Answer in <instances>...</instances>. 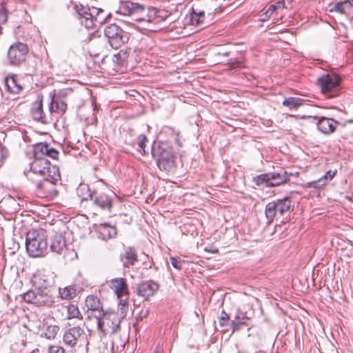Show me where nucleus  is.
<instances>
[{
	"label": "nucleus",
	"instance_id": "nucleus-1",
	"mask_svg": "<svg viewBox=\"0 0 353 353\" xmlns=\"http://www.w3.org/2000/svg\"><path fill=\"white\" fill-rule=\"evenodd\" d=\"M26 248L30 256H43L48 249V243L44 232L37 230L28 232L26 239Z\"/></svg>",
	"mask_w": 353,
	"mask_h": 353
},
{
	"label": "nucleus",
	"instance_id": "nucleus-2",
	"mask_svg": "<svg viewBox=\"0 0 353 353\" xmlns=\"http://www.w3.org/2000/svg\"><path fill=\"white\" fill-rule=\"evenodd\" d=\"M121 316L115 312L94 314L98 330L103 334H114L119 329Z\"/></svg>",
	"mask_w": 353,
	"mask_h": 353
},
{
	"label": "nucleus",
	"instance_id": "nucleus-3",
	"mask_svg": "<svg viewBox=\"0 0 353 353\" xmlns=\"http://www.w3.org/2000/svg\"><path fill=\"white\" fill-rule=\"evenodd\" d=\"M146 10L145 7L142 4L130 1H123L120 3L118 13L132 16L137 21L152 22L154 17L151 15L145 14Z\"/></svg>",
	"mask_w": 353,
	"mask_h": 353
},
{
	"label": "nucleus",
	"instance_id": "nucleus-4",
	"mask_svg": "<svg viewBox=\"0 0 353 353\" xmlns=\"http://www.w3.org/2000/svg\"><path fill=\"white\" fill-rule=\"evenodd\" d=\"M152 153L160 170L170 171L174 167L175 156L172 148L166 145L161 144L154 147Z\"/></svg>",
	"mask_w": 353,
	"mask_h": 353
},
{
	"label": "nucleus",
	"instance_id": "nucleus-5",
	"mask_svg": "<svg viewBox=\"0 0 353 353\" xmlns=\"http://www.w3.org/2000/svg\"><path fill=\"white\" fill-rule=\"evenodd\" d=\"M322 93L327 98H333L339 94L340 78L335 74H327L318 79Z\"/></svg>",
	"mask_w": 353,
	"mask_h": 353
},
{
	"label": "nucleus",
	"instance_id": "nucleus-6",
	"mask_svg": "<svg viewBox=\"0 0 353 353\" xmlns=\"http://www.w3.org/2000/svg\"><path fill=\"white\" fill-rule=\"evenodd\" d=\"M292 174L287 172L285 170H281L279 172H273L259 175L256 179V184L261 185L266 183L269 186H279L286 183Z\"/></svg>",
	"mask_w": 353,
	"mask_h": 353
},
{
	"label": "nucleus",
	"instance_id": "nucleus-7",
	"mask_svg": "<svg viewBox=\"0 0 353 353\" xmlns=\"http://www.w3.org/2000/svg\"><path fill=\"white\" fill-rule=\"evenodd\" d=\"M50 163L48 159H35L30 163V169H25L24 175L30 181H34V176L39 175L46 176L48 169L50 168Z\"/></svg>",
	"mask_w": 353,
	"mask_h": 353
},
{
	"label": "nucleus",
	"instance_id": "nucleus-8",
	"mask_svg": "<svg viewBox=\"0 0 353 353\" xmlns=\"http://www.w3.org/2000/svg\"><path fill=\"white\" fill-rule=\"evenodd\" d=\"M35 183V192L39 197L53 198L58 194V191L55 188V183H52L48 178H44L41 181L37 179L32 181Z\"/></svg>",
	"mask_w": 353,
	"mask_h": 353
},
{
	"label": "nucleus",
	"instance_id": "nucleus-9",
	"mask_svg": "<svg viewBox=\"0 0 353 353\" xmlns=\"http://www.w3.org/2000/svg\"><path fill=\"white\" fill-rule=\"evenodd\" d=\"M28 53V47L22 43H17L11 46L8 52L10 63L14 65H20L25 61Z\"/></svg>",
	"mask_w": 353,
	"mask_h": 353
},
{
	"label": "nucleus",
	"instance_id": "nucleus-10",
	"mask_svg": "<svg viewBox=\"0 0 353 353\" xmlns=\"http://www.w3.org/2000/svg\"><path fill=\"white\" fill-rule=\"evenodd\" d=\"M84 330L79 326L67 329L63 336V343L70 347H74L78 341L83 337Z\"/></svg>",
	"mask_w": 353,
	"mask_h": 353
},
{
	"label": "nucleus",
	"instance_id": "nucleus-11",
	"mask_svg": "<svg viewBox=\"0 0 353 353\" xmlns=\"http://www.w3.org/2000/svg\"><path fill=\"white\" fill-rule=\"evenodd\" d=\"M108 285L111 288L117 298H121L128 294V286L126 280L123 278L112 279L107 282Z\"/></svg>",
	"mask_w": 353,
	"mask_h": 353
},
{
	"label": "nucleus",
	"instance_id": "nucleus-12",
	"mask_svg": "<svg viewBox=\"0 0 353 353\" xmlns=\"http://www.w3.org/2000/svg\"><path fill=\"white\" fill-rule=\"evenodd\" d=\"M158 288V284L150 280L138 284L137 286V292L139 296L147 299L150 296H153Z\"/></svg>",
	"mask_w": 353,
	"mask_h": 353
},
{
	"label": "nucleus",
	"instance_id": "nucleus-13",
	"mask_svg": "<svg viewBox=\"0 0 353 353\" xmlns=\"http://www.w3.org/2000/svg\"><path fill=\"white\" fill-rule=\"evenodd\" d=\"M96 232L98 237L105 241L113 239L117 234V228L105 223L97 225Z\"/></svg>",
	"mask_w": 353,
	"mask_h": 353
},
{
	"label": "nucleus",
	"instance_id": "nucleus-14",
	"mask_svg": "<svg viewBox=\"0 0 353 353\" xmlns=\"http://www.w3.org/2000/svg\"><path fill=\"white\" fill-rule=\"evenodd\" d=\"M85 303L88 309V318H94V314H101L103 312L99 299L93 295L88 296Z\"/></svg>",
	"mask_w": 353,
	"mask_h": 353
},
{
	"label": "nucleus",
	"instance_id": "nucleus-15",
	"mask_svg": "<svg viewBox=\"0 0 353 353\" xmlns=\"http://www.w3.org/2000/svg\"><path fill=\"white\" fill-rule=\"evenodd\" d=\"M121 260L125 268H129L138 261V256L136 250L132 247H127L124 252L121 254Z\"/></svg>",
	"mask_w": 353,
	"mask_h": 353
},
{
	"label": "nucleus",
	"instance_id": "nucleus-16",
	"mask_svg": "<svg viewBox=\"0 0 353 353\" xmlns=\"http://www.w3.org/2000/svg\"><path fill=\"white\" fill-rule=\"evenodd\" d=\"M336 170H328L326 173L318 180H315L307 183V188H322L325 186L329 181H330L336 175Z\"/></svg>",
	"mask_w": 353,
	"mask_h": 353
},
{
	"label": "nucleus",
	"instance_id": "nucleus-17",
	"mask_svg": "<svg viewBox=\"0 0 353 353\" xmlns=\"http://www.w3.org/2000/svg\"><path fill=\"white\" fill-rule=\"evenodd\" d=\"M66 248L65 237L61 233H55L51 239L50 249L52 252L61 254Z\"/></svg>",
	"mask_w": 353,
	"mask_h": 353
},
{
	"label": "nucleus",
	"instance_id": "nucleus-18",
	"mask_svg": "<svg viewBox=\"0 0 353 353\" xmlns=\"http://www.w3.org/2000/svg\"><path fill=\"white\" fill-rule=\"evenodd\" d=\"M53 303L52 297L40 288L36 290L34 305L37 306H50Z\"/></svg>",
	"mask_w": 353,
	"mask_h": 353
},
{
	"label": "nucleus",
	"instance_id": "nucleus-19",
	"mask_svg": "<svg viewBox=\"0 0 353 353\" xmlns=\"http://www.w3.org/2000/svg\"><path fill=\"white\" fill-rule=\"evenodd\" d=\"M338 122L332 119L322 117L317 123L318 129L324 134H330L335 130Z\"/></svg>",
	"mask_w": 353,
	"mask_h": 353
},
{
	"label": "nucleus",
	"instance_id": "nucleus-20",
	"mask_svg": "<svg viewBox=\"0 0 353 353\" xmlns=\"http://www.w3.org/2000/svg\"><path fill=\"white\" fill-rule=\"evenodd\" d=\"M91 199L94 203L102 209H110L112 207L111 199L103 193L95 194L91 195Z\"/></svg>",
	"mask_w": 353,
	"mask_h": 353
},
{
	"label": "nucleus",
	"instance_id": "nucleus-21",
	"mask_svg": "<svg viewBox=\"0 0 353 353\" xmlns=\"http://www.w3.org/2000/svg\"><path fill=\"white\" fill-rule=\"evenodd\" d=\"M67 110V103L59 97H54L52 99L49 110L51 113L58 112L59 114H63Z\"/></svg>",
	"mask_w": 353,
	"mask_h": 353
},
{
	"label": "nucleus",
	"instance_id": "nucleus-22",
	"mask_svg": "<svg viewBox=\"0 0 353 353\" xmlns=\"http://www.w3.org/2000/svg\"><path fill=\"white\" fill-rule=\"evenodd\" d=\"M32 117L36 121H42L44 118L43 110L42 98L38 99L34 102L32 107Z\"/></svg>",
	"mask_w": 353,
	"mask_h": 353
},
{
	"label": "nucleus",
	"instance_id": "nucleus-23",
	"mask_svg": "<svg viewBox=\"0 0 353 353\" xmlns=\"http://www.w3.org/2000/svg\"><path fill=\"white\" fill-rule=\"evenodd\" d=\"M5 85L7 90L13 94H18L22 90V86L14 77H6L5 79Z\"/></svg>",
	"mask_w": 353,
	"mask_h": 353
},
{
	"label": "nucleus",
	"instance_id": "nucleus-24",
	"mask_svg": "<svg viewBox=\"0 0 353 353\" xmlns=\"http://www.w3.org/2000/svg\"><path fill=\"white\" fill-rule=\"evenodd\" d=\"M276 205L278 213L283 215L285 212L290 210L291 207V199L289 196H285L282 199H277L273 201Z\"/></svg>",
	"mask_w": 353,
	"mask_h": 353
},
{
	"label": "nucleus",
	"instance_id": "nucleus-25",
	"mask_svg": "<svg viewBox=\"0 0 353 353\" xmlns=\"http://www.w3.org/2000/svg\"><path fill=\"white\" fill-rule=\"evenodd\" d=\"M352 4L349 1H340L330 6V12H337L339 14H345L347 10L351 8Z\"/></svg>",
	"mask_w": 353,
	"mask_h": 353
},
{
	"label": "nucleus",
	"instance_id": "nucleus-26",
	"mask_svg": "<svg viewBox=\"0 0 353 353\" xmlns=\"http://www.w3.org/2000/svg\"><path fill=\"white\" fill-rule=\"evenodd\" d=\"M128 39H129L128 33L123 31V30H121L119 36H117V37H116L114 40H112V41H110V45L113 48L117 49L119 48H121L125 43H127Z\"/></svg>",
	"mask_w": 353,
	"mask_h": 353
},
{
	"label": "nucleus",
	"instance_id": "nucleus-27",
	"mask_svg": "<svg viewBox=\"0 0 353 353\" xmlns=\"http://www.w3.org/2000/svg\"><path fill=\"white\" fill-rule=\"evenodd\" d=\"M32 282L35 285L38 287V288L40 289L46 288L47 286L50 284L47 276L41 272H37L34 274Z\"/></svg>",
	"mask_w": 353,
	"mask_h": 353
},
{
	"label": "nucleus",
	"instance_id": "nucleus-28",
	"mask_svg": "<svg viewBox=\"0 0 353 353\" xmlns=\"http://www.w3.org/2000/svg\"><path fill=\"white\" fill-rule=\"evenodd\" d=\"M48 145L40 143L37 144L34 148V156L35 159H47L46 155L48 152Z\"/></svg>",
	"mask_w": 353,
	"mask_h": 353
},
{
	"label": "nucleus",
	"instance_id": "nucleus-29",
	"mask_svg": "<svg viewBox=\"0 0 353 353\" xmlns=\"http://www.w3.org/2000/svg\"><path fill=\"white\" fill-rule=\"evenodd\" d=\"M276 206V205L273 203V201L268 203L265 206V214L269 223L273 221L276 214L278 213Z\"/></svg>",
	"mask_w": 353,
	"mask_h": 353
},
{
	"label": "nucleus",
	"instance_id": "nucleus-30",
	"mask_svg": "<svg viewBox=\"0 0 353 353\" xmlns=\"http://www.w3.org/2000/svg\"><path fill=\"white\" fill-rule=\"evenodd\" d=\"M59 296L62 299L70 300L76 295V290L72 286H67L59 290Z\"/></svg>",
	"mask_w": 353,
	"mask_h": 353
},
{
	"label": "nucleus",
	"instance_id": "nucleus-31",
	"mask_svg": "<svg viewBox=\"0 0 353 353\" xmlns=\"http://www.w3.org/2000/svg\"><path fill=\"white\" fill-rule=\"evenodd\" d=\"M47 176H44V178H48L52 183H56V182L61 180V176L59 172V168L55 166H50V168L48 169V171L46 172Z\"/></svg>",
	"mask_w": 353,
	"mask_h": 353
},
{
	"label": "nucleus",
	"instance_id": "nucleus-32",
	"mask_svg": "<svg viewBox=\"0 0 353 353\" xmlns=\"http://www.w3.org/2000/svg\"><path fill=\"white\" fill-rule=\"evenodd\" d=\"M43 327L46 330L44 335L48 339H54L59 330V326L51 324L48 325L47 323L43 324Z\"/></svg>",
	"mask_w": 353,
	"mask_h": 353
},
{
	"label": "nucleus",
	"instance_id": "nucleus-33",
	"mask_svg": "<svg viewBox=\"0 0 353 353\" xmlns=\"http://www.w3.org/2000/svg\"><path fill=\"white\" fill-rule=\"evenodd\" d=\"M303 104V100L296 97H289L283 101V105L292 108H296Z\"/></svg>",
	"mask_w": 353,
	"mask_h": 353
},
{
	"label": "nucleus",
	"instance_id": "nucleus-34",
	"mask_svg": "<svg viewBox=\"0 0 353 353\" xmlns=\"http://www.w3.org/2000/svg\"><path fill=\"white\" fill-rule=\"evenodd\" d=\"M67 316L68 319L82 318L81 314L80 313L78 307L73 304H70L67 307Z\"/></svg>",
	"mask_w": 353,
	"mask_h": 353
},
{
	"label": "nucleus",
	"instance_id": "nucleus-35",
	"mask_svg": "<svg viewBox=\"0 0 353 353\" xmlns=\"http://www.w3.org/2000/svg\"><path fill=\"white\" fill-rule=\"evenodd\" d=\"M191 22L192 23L196 25H204L203 19H204V12L200 11L198 13L194 11L191 15Z\"/></svg>",
	"mask_w": 353,
	"mask_h": 353
},
{
	"label": "nucleus",
	"instance_id": "nucleus-36",
	"mask_svg": "<svg viewBox=\"0 0 353 353\" xmlns=\"http://www.w3.org/2000/svg\"><path fill=\"white\" fill-rule=\"evenodd\" d=\"M121 29L119 26H117L115 24H111L108 26H107L105 29V35L108 38H110L111 37H113L114 34H119L118 32H121Z\"/></svg>",
	"mask_w": 353,
	"mask_h": 353
},
{
	"label": "nucleus",
	"instance_id": "nucleus-37",
	"mask_svg": "<svg viewBox=\"0 0 353 353\" xmlns=\"http://www.w3.org/2000/svg\"><path fill=\"white\" fill-rule=\"evenodd\" d=\"M146 141H148V139H147L146 136L144 134L139 135L137 140V145L138 146V150L143 154H145V147Z\"/></svg>",
	"mask_w": 353,
	"mask_h": 353
},
{
	"label": "nucleus",
	"instance_id": "nucleus-38",
	"mask_svg": "<svg viewBox=\"0 0 353 353\" xmlns=\"http://www.w3.org/2000/svg\"><path fill=\"white\" fill-rule=\"evenodd\" d=\"M88 10L92 14V18L94 19V21L101 23V21L104 19L103 16L101 17H100V14L103 12L102 10H100L94 7H92V8H88Z\"/></svg>",
	"mask_w": 353,
	"mask_h": 353
},
{
	"label": "nucleus",
	"instance_id": "nucleus-39",
	"mask_svg": "<svg viewBox=\"0 0 353 353\" xmlns=\"http://www.w3.org/2000/svg\"><path fill=\"white\" fill-rule=\"evenodd\" d=\"M279 8H285L284 0L279 1L276 3L270 5L268 10V12H270V14H272L274 12Z\"/></svg>",
	"mask_w": 353,
	"mask_h": 353
},
{
	"label": "nucleus",
	"instance_id": "nucleus-40",
	"mask_svg": "<svg viewBox=\"0 0 353 353\" xmlns=\"http://www.w3.org/2000/svg\"><path fill=\"white\" fill-rule=\"evenodd\" d=\"M36 290H29L23 296V300L26 302L34 304L35 298Z\"/></svg>",
	"mask_w": 353,
	"mask_h": 353
},
{
	"label": "nucleus",
	"instance_id": "nucleus-41",
	"mask_svg": "<svg viewBox=\"0 0 353 353\" xmlns=\"http://www.w3.org/2000/svg\"><path fill=\"white\" fill-rule=\"evenodd\" d=\"M128 54L125 51L120 50L117 54L114 56V61L117 63H122L128 58Z\"/></svg>",
	"mask_w": 353,
	"mask_h": 353
},
{
	"label": "nucleus",
	"instance_id": "nucleus-42",
	"mask_svg": "<svg viewBox=\"0 0 353 353\" xmlns=\"http://www.w3.org/2000/svg\"><path fill=\"white\" fill-rule=\"evenodd\" d=\"M7 21V14L3 5L0 4V23H4Z\"/></svg>",
	"mask_w": 353,
	"mask_h": 353
},
{
	"label": "nucleus",
	"instance_id": "nucleus-43",
	"mask_svg": "<svg viewBox=\"0 0 353 353\" xmlns=\"http://www.w3.org/2000/svg\"><path fill=\"white\" fill-rule=\"evenodd\" d=\"M245 323V322H241V321H239V320H232V324H231V327L232 328V332H234V331H236V330H240L241 327L244 325Z\"/></svg>",
	"mask_w": 353,
	"mask_h": 353
},
{
	"label": "nucleus",
	"instance_id": "nucleus-44",
	"mask_svg": "<svg viewBox=\"0 0 353 353\" xmlns=\"http://www.w3.org/2000/svg\"><path fill=\"white\" fill-rule=\"evenodd\" d=\"M7 157V150L0 144V167L4 163Z\"/></svg>",
	"mask_w": 353,
	"mask_h": 353
},
{
	"label": "nucleus",
	"instance_id": "nucleus-45",
	"mask_svg": "<svg viewBox=\"0 0 353 353\" xmlns=\"http://www.w3.org/2000/svg\"><path fill=\"white\" fill-rule=\"evenodd\" d=\"M82 25H84L86 28H92L94 25V20L92 19H83V18H79V19Z\"/></svg>",
	"mask_w": 353,
	"mask_h": 353
},
{
	"label": "nucleus",
	"instance_id": "nucleus-46",
	"mask_svg": "<svg viewBox=\"0 0 353 353\" xmlns=\"http://www.w3.org/2000/svg\"><path fill=\"white\" fill-rule=\"evenodd\" d=\"M49 353H67L65 352V350L58 345H52L50 346L49 348Z\"/></svg>",
	"mask_w": 353,
	"mask_h": 353
},
{
	"label": "nucleus",
	"instance_id": "nucleus-47",
	"mask_svg": "<svg viewBox=\"0 0 353 353\" xmlns=\"http://www.w3.org/2000/svg\"><path fill=\"white\" fill-rule=\"evenodd\" d=\"M228 321H229V315L226 312L223 311L221 312V316L220 317V325L221 326H225L228 324Z\"/></svg>",
	"mask_w": 353,
	"mask_h": 353
},
{
	"label": "nucleus",
	"instance_id": "nucleus-48",
	"mask_svg": "<svg viewBox=\"0 0 353 353\" xmlns=\"http://www.w3.org/2000/svg\"><path fill=\"white\" fill-rule=\"evenodd\" d=\"M170 262L172 265L177 269L181 270L182 268V263L181 261L178 260L176 258L171 257L170 258Z\"/></svg>",
	"mask_w": 353,
	"mask_h": 353
},
{
	"label": "nucleus",
	"instance_id": "nucleus-49",
	"mask_svg": "<svg viewBox=\"0 0 353 353\" xmlns=\"http://www.w3.org/2000/svg\"><path fill=\"white\" fill-rule=\"evenodd\" d=\"M58 154H59V152L56 150H54L52 148H48V152L46 155V157H49L53 159H57L58 157Z\"/></svg>",
	"mask_w": 353,
	"mask_h": 353
},
{
	"label": "nucleus",
	"instance_id": "nucleus-50",
	"mask_svg": "<svg viewBox=\"0 0 353 353\" xmlns=\"http://www.w3.org/2000/svg\"><path fill=\"white\" fill-rule=\"evenodd\" d=\"M79 18H83V19H92L94 20V19L92 18V14L90 13V11H88V10H85L82 13H79Z\"/></svg>",
	"mask_w": 353,
	"mask_h": 353
},
{
	"label": "nucleus",
	"instance_id": "nucleus-51",
	"mask_svg": "<svg viewBox=\"0 0 353 353\" xmlns=\"http://www.w3.org/2000/svg\"><path fill=\"white\" fill-rule=\"evenodd\" d=\"M246 319H247V317H246L245 314L243 312H241V311H238L236 312V314L234 318L235 320H239V321H241V322H245V320Z\"/></svg>",
	"mask_w": 353,
	"mask_h": 353
},
{
	"label": "nucleus",
	"instance_id": "nucleus-52",
	"mask_svg": "<svg viewBox=\"0 0 353 353\" xmlns=\"http://www.w3.org/2000/svg\"><path fill=\"white\" fill-rule=\"evenodd\" d=\"M72 92L71 89H66V90H60L59 94L57 95H55V97H59V99H62L65 97L68 93H70Z\"/></svg>",
	"mask_w": 353,
	"mask_h": 353
},
{
	"label": "nucleus",
	"instance_id": "nucleus-53",
	"mask_svg": "<svg viewBox=\"0 0 353 353\" xmlns=\"http://www.w3.org/2000/svg\"><path fill=\"white\" fill-rule=\"evenodd\" d=\"M119 305L121 306L120 309L121 310V313L124 314L127 310V301L125 300V301L121 300L120 303H119Z\"/></svg>",
	"mask_w": 353,
	"mask_h": 353
},
{
	"label": "nucleus",
	"instance_id": "nucleus-54",
	"mask_svg": "<svg viewBox=\"0 0 353 353\" xmlns=\"http://www.w3.org/2000/svg\"><path fill=\"white\" fill-rule=\"evenodd\" d=\"M271 15L272 14H270V12H268V10H267L265 13H263L261 15V17H263L261 18V21H265L268 20L270 17Z\"/></svg>",
	"mask_w": 353,
	"mask_h": 353
},
{
	"label": "nucleus",
	"instance_id": "nucleus-55",
	"mask_svg": "<svg viewBox=\"0 0 353 353\" xmlns=\"http://www.w3.org/2000/svg\"><path fill=\"white\" fill-rule=\"evenodd\" d=\"M231 64H232L231 67L233 68H242L243 67L242 63H240V62L232 63Z\"/></svg>",
	"mask_w": 353,
	"mask_h": 353
},
{
	"label": "nucleus",
	"instance_id": "nucleus-56",
	"mask_svg": "<svg viewBox=\"0 0 353 353\" xmlns=\"http://www.w3.org/2000/svg\"><path fill=\"white\" fill-rule=\"evenodd\" d=\"M118 33L119 34H114V35H113V37H111L110 38L108 39L109 43H110V41H112V40H114L115 38L117 37V36H119L120 32H118Z\"/></svg>",
	"mask_w": 353,
	"mask_h": 353
},
{
	"label": "nucleus",
	"instance_id": "nucleus-57",
	"mask_svg": "<svg viewBox=\"0 0 353 353\" xmlns=\"http://www.w3.org/2000/svg\"><path fill=\"white\" fill-rule=\"evenodd\" d=\"M228 54H229V52H225V53H224V55H225V56H228Z\"/></svg>",
	"mask_w": 353,
	"mask_h": 353
}]
</instances>
